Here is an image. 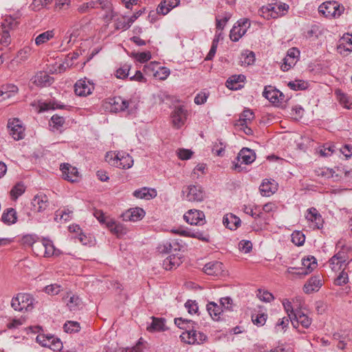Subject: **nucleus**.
Wrapping results in <instances>:
<instances>
[{
    "label": "nucleus",
    "instance_id": "1",
    "mask_svg": "<svg viewBox=\"0 0 352 352\" xmlns=\"http://www.w3.org/2000/svg\"><path fill=\"white\" fill-rule=\"evenodd\" d=\"M105 160L111 166L122 169H129L133 165L132 157L126 152H108L105 156Z\"/></svg>",
    "mask_w": 352,
    "mask_h": 352
},
{
    "label": "nucleus",
    "instance_id": "2",
    "mask_svg": "<svg viewBox=\"0 0 352 352\" xmlns=\"http://www.w3.org/2000/svg\"><path fill=\"white\" fill-rule=\"evenodd\" d=\"M35 299L29 294L19 293L13 297L11 306L15 311H29L34 308Z\"/></svg>",
    "mask_w": 352,
    "mask_h": 352
},
{
    "label": "nucleus",
    "instance_id": "3",
    "mask_svg": "<svg viewBox=\"0 0 352 352\" xmlns=\"http://www.w3.org/2000/svg\"><path fill=\"white\" fill-rule=\"evenodd\" d=\"M344 11V7L335 1H325L318 7L319 13L328 19H337Z\"/></svg>",
    "mask_w": 352,
    "mask_h": 352
},
{
    "label": "nucleus",
    "instance_id": "4",
    "mask_svg": "<svg viewBox=\"0 0 352 352\" xmlns=\"http://www.w3.org/2000/svg\"><path fill=\"white\" fill-rule=\"evenodd\" d=\"M17 26V21L11 16L3 19L0 26V43L3 46H8L10 42V32Z\"/></svg>",
    "mask_w": 352,
    "mask_h": 352
},
{
    "label": "nucleus",
    "instance_id": "5",
    "mask_svg": "<svg viewBox=\"0 0 352 352\" xmlns=\"http://www.w3.org/2000/svg\"><path fill=\"white\" fill-rule=\"evenodd\" d=\"M182 193L185 199L191 202H201L205 198V192L199 185H190L186 187Z\"/></svg>",
    "mask_w": 352,
    "mask_h": 352
},
{
    "label": "nucleus",
    "instance_id": "6",
    "mask_svg": "<svg viewBox=\"0 0 352 352\" xmlns=\"http://www.w3.org/2000/svg\"><path fill=\"white\" fill-rule=\"evenodd\" d=\"M250 26V21L248 19H239L232 27L230 32V38L234 41H238L246 32Z\"/></svg>",
    "mask_w": 352,
    "mask_h": 352
},
{
    "label": "nucleus",
    "instance_id": "7",
    "mask_svg": "<svg viewBox=\"0 0 352 352\" xmlns=\"http://www.w3.org/2000/svg\"><path fill=\"white\" fill-rule=\"evenodd\" d=\"M256 159V155L254 152L248 148H242L239 153L236 160L237 162L234 163L233 169L240 172L241 170V165L239 164V162H241V164H250L252 163Z\"/></svg>",
    "mask_w": 352,
    "mask_h": 352
},
{
    "label": "nucleus",
    "instance_id": "8",
    "mask_svg": "<svg viewBox=\"0 0 352 352\" xmlns=\"http://www.w3.org/2000/svg\"><path fill=\"white\" fill-rule=\"evenodd\" d=\"M10 135L15 140H22L24 136L25 128L22 125V122L17 118L10 120L8 123Z\"/></svg>",
    "mask_w": 352,
    "mask_h": 352
},
{
    "label": "nucleus",
    "instance_id": "9",
    "mask_svg": "<svg viewBox=\"0 0 352 352\" xmlns=\"http://www.w3.org/2000/svg\"><path fill=\"white\" fill-rule=\"evenodd\" d=\"M290 322L296 329L298 328L299 324L305 329H308L312 323V318L302 310L297 309L294 314V317L291 319Z\"/></svg>",
    "mask_w": 352,
    "mask_h": 352
},
{
    "label": "nucleus",
    "instance_id": "10",
    "mask_svg": "<svg viewBox=\"0 0 352 352\" xmlns=\"http://www.w3.org/2000/svg\"><path fill=\"white\" fill-rule=\"evenodd\" d=\"M305 219L313 229H320L322 227L323 219L316 208H311L307 210Z\"/></svg>",
    "mask_w": 352,
    "mask_h": 352
},
{
    "label": "nucleus",
    "instance_id": "11",
    "mask_svg": "<svg viewBox=\"0 0 352 352\" xmlns=\"http://www.w3.org/2000/svg\"><path fill=\"white\" fill-rule=\"evenodd\" d=\"M144 71L146 73L154 72L153 75L160 80H165L170 74V70L168 68L159 66L158 63L156 62H151L149 64L144 65Z\"/></svg>",
    "mask_w": 352,
    "mask_h": 352
},
{
    "label": "nucleus",
    "instance_id": "12",
    "mask_svg": "<svg viewBox=\"0 0 352 352\" xmlns=\"http://www.w3.org/2000/svg\"><path fill=\"white\" fill-rule=\"evenodd\" d=\"M94 89V85L87 78L78 80L74 85V91L79 96L90 95Z\"/></svg>",
    "mask_w": 352,
    "mask_h": 352
},
{
    "label": "nucleus",
    "instance_id": "13",
    "mask_svg": "<svg viewBox=\"0 0 352 352\" xmlns=\"http://www.w3.org/2000/svg\"><path fill=\"white\" fill-rule=\"evenodd\" d=\"M184 220L190 225H203L205 223V214L202 211L191 209L184 215Z\"/></svg>",
    "mask_w": 352,
    "mask_h": 352
},
{
    "label": "nucleus",
    "instance_id": "14",
    "mask_svg": "<svg viewBox=\"0 0 352 352\" xmlns=\"http://www.w3.org/2000/svg\"><path fill=\"white\" fill-rule=\"evenodd\" d=\"M299 56L300 51L297 48H290L287 51V55L283 59V63L281 65V69L283 72H286L290 69L293 66L296 65Z\"/></svg>",
    "mask_w": 352,
    "mask_h": 352
},
{
    "label": "nucleus",
    "instance_id": "15",
    "mask_svg": "<svg viewBox=\"0 0 352 352\" xmlns=\"http://www.w3.org/2000/svg\"><path fill=\"white\" fill-rule=\"evenodd\" d=\"M32 205L34 212H43L49 206L48 198L43 193L37 194L32 199Z\"/></svg>",
    "mask_w": 352,
    "mask_h": 352
},
{
    "label": "nucleus",
    "instance_id": "16",
    "mask_svg": "<svg viewBox=\"0 0 352 352\" xmlns=\"http://www.w3.org/2000/svg\"><path fill=\"white\" fill-rule=\"evenodd\" d=\"M187 111L182 107H177L172 112L171 118L173 126L181 128L186 122Z\"/></svg>",
    "mask_w": 352,
    "mask_h": 352
},
{
    "label": "nucleus",
    "instance_id": "17",
    "mask_svg": "<svg viewBox=\"0 0 352 352\" xmlns=\"http://www.w3.org/2000/svg\"><path fill=\"white\" fill-rule=\"evenodd\" d=\"M346 253L339 251L329 260V267L333 271L338 272L346 263Z\"/></svg>",
    "mask_w": 352,
    "mask_h": 352
},
{
    "label": "nucleus",
    "instance_id": "18",
    "mask_svg": "<svg viewBox=\"0 0 352 352\" xmlns=\"http://www.w3.org/2000/svg\"><path fill=\"white\" fill-rule=\"evenodd\" d=\"M60 168L65 179L71 182H76L78 181L79 173L76 167L72 166L69 164L65 163L60 165Z\"/></svg>",
    "mask_w": 352,
    "mask_h": 352
},
{
    "label": "nucleus",
    "instance_id": "19",
    "mask_svg": "<svg viewBox=\"0 0 352 352\" xmlns=\"http://www.w3.org/2000/svg\"><path fill=\"white\" fill-rule=\"evenodd\" d=\"M203 270L209 276H219L223 274V264L217 261L209 262L204 265Z\"/></svg>",
    "mask_w": 352,
    "mask_h": 352
},
{
    "label": "nucleus",
    "instance_id": "20",
    "mask_svg": "<svg viewBox=\"0 0 352 352\" xmlns=\"http://www.w3.org/2000/svg\"><path fill=\"white\" fill-rule=\"evenodd\" d=\"M258 14L267 20L277 19L281 15V14H279L276 10L275 3H270L267 6H262L258 10Z\"/></svg>",
    "mask_w": 352,
    "mask_h": 352
},
{
    "label": "nucleus",
    "instance_id": "21",
    "mask_svg": "<svg viewBox=\"0 0 352 352\" xmlns=\"http://www.w3.org/2000/svg\"><path fill=\"white\" fill-rule=\"evenodd\" d=\"M63 300L65 302L67 308L70 311H76L79 309L82 302L78 296L72 294L71 292H67L63 297Z\"/></svg>",
    "mask_w": 352,
    "mask_h": 352
},
{
    "label": "nucleus",
    "instance_id": "22",
    "mask_svg": "<svg viewBox=\"0 0 352 352\" xmlns=\"http://www.w3.org/2000/svg\"><path fill=\"white\" fill-rule=\"evenodd\" d=\"M322 283L320 276L311 277L303 287V291L305 294H309L318 292L322 287Z\"/></svg>",
    "mask_w": 352,
    "mask_h": 352
},
{
    "label": "nucleus",
    "instance_id": "23",
    "mask_svg": "<svg viewBox=\"0 0 352 352\" xmlns=\"http://www.w3.org/2000/svg\"><path fill=\"white\" fill-rule=\"evenodd\" d=\"M145 212L140 208H131L122 214V217L126 221H137L144 217Z\"/></svg>",
    "mask_w": 352,
    "mask_h": 352
},
{
    "label": "nucleus",
    "instance_id": "24",
    "mask_svg": "<svg viewBox=\"0 0 352 352\" xmlns=\"http://www.w3.org/2000/svg\"><path fill=\"white\" fill-rule=\"evenodd\" d=\"M107 228L112 234H116L118 237L126 234L127 232L126 227L123 224L116 221L113 219L107 220Z\"/></svg>",
    "mask_w": 352,
    "mask_h": 352
},
{
    "label": "nucleus",
    "instance_id": "25",
    "mask_svg": "<svg viewBox=\"0 0 352 352\" xmlns=\"http://www.w3.org/2000/svg\"><path fill=\"white\" fill-rule=\"evenodd\" d=\"M152 322L147 327L146 329L151 333L162 332L168 329L166 325V319L164 318L151 317Z\"/></svg>",
    "mask_w": 352,
    "mask_h": 352
},
{
    "label": "nucleus",
    "instance_id": "26",
    "mask_svg": "<svg viewBox=\"0 0 352 352\" xmlns=\"http://www.w3.org/2000/svg\"><path fill=\"white\" fill-rule=\"evenodd\" d=\"M302 267L297 272L298 274L307 275L311 273L317 266L316 259L313 256H309L302 260Z\"/></svg>",
    "mask_w": 352,
    "mask_h": 352
},
{
    "label": "nucleus",
    "instance_id": "27",
    "mask_svg": "<svg viewBox=\"0 0 352 352\" xmlns=\"http://www.w3.org/2000/svg\"><path fill=\"white\" fill-rule=\"evenodd\" d=\"M182 263V257L178 254H173L168 256L163 261V267L166 270L176 269Z\"/></svg>",
    "mask_w": 352,
    "mask_h": 352
},
{
    "label": "nucleus",
    "instance_id": "28",
    "mask_svg": "<svg viewBox=\"0 0 352 352\" xmlns=\"http://www.w3.org/2000/svg\"><path fill=\"white\" fill-rule=\"evenodd\" d=\"M259 190L263 196L270 197L277 190V183L274 180L264 179Z\"/></svg>",
    "mask_w": 352,
    "mask_h": 352
},
{
    "label": "nucleus",
    "instance_id": "29",
    "mask_svg": "<svg viewBox=\"0 0 352 352\" xmlns=\"http://www.w3.org/2000/svg\"><path fill=\"white\" fill-rule=\"evenodd\" d=\"M17 86L13 84L3 85L0 87V102L14 96L18 93Z\"/></svg>",
    "mask_w": 352,
    "mask_h": 352
},
{
    "label": "nucleus",
    "instance_id": "30",
    "mask_svg": "<svg viewBox=\"0 0 352 352\" xmlns=\"http://www.w3.org/2000/svg\"><path fill=\"white\" fill-rule=\"evenodd\" d=\"M179 3V0H163L157 8V13L166 15Z\"/></svg>",
    "mask_w": 352,
    "mask_h": 352
},
{
    "label": "nucleus",
    "instance_id": "31",
    "mask_svg": "<svg viewBox=\"0 0 352 352\" xmlns=\"http://www.w3.org/2000/svg\"><path fill=\"white\" fill-rule=\"evenodd\" d=\"M241 223V219L232 213L226 214L223 218V224L227 228L232 230L238 228L240 226Z\"/></svg>",
    "mask_w": 352,
    "mask_h": 352
},
{
    "label": "nucleus",
    "instance_id": "32",
    "mask_svg": "<svg viewBox=\"0 0 352 352\" xmlns=\"http://www.w3.org/2000/svg\"><path fill=\"white\" fill-rule=\"evenodd\" d=\"M133 195L136 198L149 200L157 196V191L154 188L144 187L135 190Z\"/></svg>",
    "mask_w": 352,
    "mask_h": 352
},
{
    "label": "nucleus",
    "instance_id": "33",
    "mask_svg": "<svg viewBox=\"0 0 352 352\" xmlns=\"http://www.w3.org/2000/svg\"><path fill=\"white\" fill-rule=\"evenodd\" d=\"M54 82V78L45 72L38 73L34 78V83L36 86L47 87L50 86Z\"/></svg>",
    "mask_w": 352,
    "mask_h": 352
},
{
    "label": "nucleus",
    "instance_id": "34",
    "mask_svg": "<svg viewBox=\"0 0 352 352\" xmlns=\"http://www.w3.org/2000/svg\"><path fill=\"white\" fill-rule=\"evenodd\" d=\"M245 80V76L243 74L233 75L230 76L226 81V86L232 90H237L243 87L242 83Z\"/></svg>",
    "mask_w": 352,
    "mask_h": 352
},
{
    "label": "nucleus",
    "instance_id": "35",
    "mask_svg": "<svg viewBox=\"0 0 352 352\" xmlns=\"http://www.w3.org/2000/svg\"><path fill=\"white\" fill-rule=\"evenodd\" d=\"M182 246L175 241L169 242L166 241L160 244L157 247V250L162 254L171 253L173 250L174 251H179Z\"/></svg>",
    "mask_w": 352,
    "mask_h": 352
},
{
    "label": "nucleus",
    "instance_id": "36",
    "mask_svg": "<svg viewBox=\"0 0 352 352\" xmlns=\"http://www.w3.org/2000/svg\"><path fill=\"white\" fill-rule=\"evenodd\" d=\"M109 103L112 106V110L116 112L123 111L129 107V102L120 96L111 98Z\"/></svg>",
    "mask_w": 352,
    "mask_h": 352
},
{
    "label": "nucleus",
    "instance_id": "37",
    "mask_svg": "<svg viewBox=\"0 0 352 352\" xmlns=\"http://www.w3.org/2000/svg\"><path fill=\"white\" fill-rule=\"evenodd\" d=\"M206 309L214 320L218 321L221 318L223 309L220 305L214 302H210L206 305Z\"/></svg>",
    "mask_w": 352,
    "mask_h": 352
},
{
    "label": "nucleus",
    "instance_id": "38",
    "mask_svg": "<svg viewBox=\"0 0 352 352\" xmlns=\"http://www.w3.org/2000/svg\"><path fill=\"white\" fill-rule=\"evenodd\" d=\"M16 219V212L13 208L6 209L1 215V221L8 225L14 223Z\"/></svg>",
    "mask_w": 352,
    "mask_h": 352
},
{
    "label": "nucleus",
    "instance_id": "39",
    "mask_svg": "<svg viewBox=\"0 0 352 352\" xmlns=\"http://www.w3.org/2000/svg\"><path fill=\"white\" fill-rule=\"evenodd\" d=\"M195 328H190L187 331H185L180 336L181 340L189 344H194L196 343V330Z\"/></svg>",
    "mask_w": 352,
    "mask_h": 352
},
{
    "label": "nucleus",
    "instance_id": "40",
    "mask_svg": "<svg viewBox=\"0 0 352 352\" xmlns=\"http://www.w3.org/2000/svg\"><path fill=\"white\" fill-rule=\"evenodd\" d=\"M254 118V112L249 109H245L241 113L237 124L243 126L244 125H247L249 122L252 121Z\"/></svg>",
    "mask_w": 352,
    "mask_h": 352
},
{
    "label": "nucleus",
    "instance_id": "41",
    "mask_svg": "<svg viewBox=\"0 0 352 352\" xmlns=\"http://www.w3.org/2000/svg\"><path fill=\"white\" fill-rule=\"evenodd\" d=\"M278 90L271 87H265L263 92V96L272 103H278Z\"/></svg>",
    "mask_w": 352,
    "mask_h": 352
},
{
    "label": "nucleus",
    "instance_id": "42",
    "mask_svg": "<svg viewBox=\"0 0 352 352\" xmlns=\"http://www.w3.org/2000/svg\"><path fill=\"white\" fill-rule=\"evenodd\" d=\"M45 257L48 258L53 256H58L60 254V251L55 248L52 241L45 239Z\"/></svg>",
    "mask_w": 352,
    "mask_h": 352
},
{
    "label": "nucleus",
    "instance_id": "43",
    "mask_svg": "<svg viewBox=\"0 0 352 352\" xmlns=\"http://www.w3.org/2000/svg\"><path fill=\"white\" fill-rule=\"evenodd\" d=\"M175 324L179 329H184L187 331L188 329L192 327L196 328L197 325L194 321L191 320L184 319L182 318H177L174 320Z\"/></svg>",
    "mask_w": 352,
    "mask_h": 352
},
{
    "label": "nucleus",
    "instance_id": "44",
    "mask_svg": "<svg viewBox=\"0 0 352 352\" xmlns=\"http://www.w3.org/2000/svg\"><path fill=\"white\" fill-rule=\"evenodd\" d=\"M115 20V28L116 30H124L129 29L131 24L129 23V18L124 16H117Z\"/></svg>",
    "mask_w": 352,
    "mask_h": 352
},
{
    "label": "nucleus",
    "instance_id": "45",
    "mask_svg": "<svg viewBox=\"0 0 352 352\" xmlns=\"http://www.w3.org/2000/svg\"><path fill=\"white\" fill-rule=\"evenodd\" d=\"M86 8H101L104 10L109 7V0H96L90 1L85 3Z\"/></svg>",
    "mask_w": 352,
    "mask_h": 352
},
{
    "label": "nucleus",
    "instance_id": "46",
    "mask_svg": "<svg viewBox=\"0 0 352 352\" xmlns=\"http://www.w3.org/2000/svg\"><path fill=\"white\" fill-rule=\"evenodd\" d=\"M54 34L53 31L48 30V31L44 32L38 34L36 37L35 43L38 46L41 45L43 43H45L50 39H52L54 37Z\"/></svg>",
    "mask_w": 352,
    "mask_h": 352
},
{
    "label": "nucleus",
    "instance_id": "47",
    "mask_svg": "<svg viewBox=\"0 0 352 352\" xmlns=\"http://www.w3.org/2000/svg\"><path fill=\"white\" fill-rule=\"evenodd\" d=\"M336 94L337 95L338 101L344 108L348 109H352V102L346 94L340 90L336 91Z\"/></svg>",
    "mask_w": 352,
    "mask_h": 352
},
{
    "label": "nucleus",
    "instance_id": "48",
    "mask_svg": "<svg viewBox=\"0 0 352 352\" xmlns=\"http://www.w3.org/2000/svg\"><path fill=\"white\" fill-rule=\"evenodd\" d=\"M255 60V54L253 52L245 51L241 54V62L242 65H250L254 63Z\"/></svg>",
    "mask_w": 352,
    "mask_h": 352
},
{
    "label": "nucleus",
    "instance_id": "49",
    "mask_svg": "<svg viewBox=\"0 0 352 352\" xmlns=\"http://www.w3.org/2000/svg\"><path fill=\"white\" fill-rule=\"evenodd\" d=\"M267 318V315L265 313L253 314L252 315V322L258 326L262 327L265 324Z\"/></svg>",
    "mask_w": 352,
    "mask_h": 352
},
{
    "label": "nucleus",
    "instance_id": "50",
    "mask_svg": "<svg viewBox=\"0 0 352 352\" xmlns=\"http://www.w3.org/2000/svg\"><path fill=\"white\" fill-rule=\"evenodd\" d=\"M25 190L24 184L21 182L17 183L10 190V196L13 199H16Z\"/></svg>",
    "mask_w": 352,
    "mask_h": 352
},
{
    "label": "nucleus",
    "instance_id": "51",
    "mask_svg": "<svg viewBox=\"0 0 352 352\" xmlns=\"http://www.w3.org/2000/svg\"><path fill=\"white\" fill-rule=\"evenodd\" d=\"M256 296L261 300L265 302H270L274 298L272 293L263 289L257 290Z\"/></svg>",
    "mask_w": 352,
    "mask_h": 352
},
{
    "label": "nucleus",
    "instance_id": "52",
    "mask_svg": "<svg viewBox=\"0 0 352 352\" xmlns=\"http://www.w3.org/2000/svg\"><path fill=\"white\" fill-rule=\"evenodd\" d=\"M292 241L296 245L300 246L302 245L305 241V234L300 231H294L292 234Z\"/></svg>",
    "mask_w": 352,
    "mask_h": 352
},
{
    "label": "nucleus",
    "instance_id": "53",
    "mask_svg": "<svg viewBox=\"0 0 352 352\" xmlns=\"http://www.w3.org/2000/svg\"><path fill=\"white\" fill-rule=\"evenodd\" d=\"M64 331L67 333H72L80 331V324L74 321H67L63 326Z\"/></svg>",
    "mask_w": 352,
    "mask_h": 352
},
{
    "label": "nucleus",
    "instance_id": "54",
    "mask_svg": "<svg viewBox=\"0 0 352 352\" xmlns=\"http://www.w3.org/2000/svg\"><path fill=\"white\" fill-rule=\"evenodd\" d=\"M232 16V14L230 12H226L222 19H219L218 17H216V27L219 30H223L226 26L227 22L230 20Z\"/></svg>",
    "mask_w": 352,
    "mask_h": 352
},
{
    "label": "nucleus",
    "instance_id": "55",
    "mask_svg": "<svg viewBox=\"0 0 352 352\" xmlns=\"http://www.w3.org/2000/svg\"><path fill=\"white\" fill-rule=\"evenodd\" d=\"M32 251L37 256L45 257V239L42 241H36L32 247Z\"/></svg>",
    "mask_w": 352,
    "mask_h": 352
},
{
    "label": "nucleus",
    "instance_id": "56",
    "mask_svg": "<svg viewBox=\"0 0 352 352\" xmlns=\"http://www.w3.org/2000/svg\"><path fill=\"white\" fill-rule=\"evenodd\" d=\"M226 145L221 141L218 140L214 143L212 152L217 156H223L225 151Z\"/></svg>",
    "mask_w": 352,
    "mask_h": 352
},
{
    "label": "nucleus",
    "instance_id": "57",
    "mask_svg": "<svg viewBox=\"0 0 352 352\" xmlns=\"http://www.w3.org/2000/svg\"><path fill=\"white\" fill-rule=\"evenodd\" d=\"M50 339H52V335L51 334H38L36 338V342L45 347H48L50 346Z\"/></svg>",
    "mask_w": 352,
    "mask_h": 352
},
{
    "label": "nucleus",
    "instance_id": "58",
    "mask_svg": "<svg viewBox=\"0 0 352 352\" xmlns=\"http://www.w3.org/2000/svg\"><path fill=\"white\" fill-rule=\"evenodd\" d=\"M63 107L64 105L60 104L58 102L50 101L43 103L41 106V109L42 111H48L50 109H63Z\"/></svg>",
    "mask_w": 352,
    "mask_h": 352
},
{
    "label": "nucleus",
    "instance_id": "59",
    "mask_svg": "<svg viewBox=\"0 0 352 352\" xmlns=\"http://www.w3.org/2000/svg\"><path fill=\"white\" fill-rule=\"evenodd\" d=\"M51 122L52 127L56 130H58L63 127L65 123V118L58 115H54L51 118Z\"/></svg>",
    "mask_w": 352,
    "mask_h": 352
},
{
    "label": "nucleus",
    "instance_id": "60",
    "mask_svg": "<svg viewBox=\"0 0 352 352\" xmlns=\"http://www.w3.org/2000/svg\"><path fill=\"white\" fill-rule=\"evenodd\" d=\"M221 307L223 310H232L233 301L230 297H223L220 299Z\"/></svg>",
    "mask_w": 352,
    "mask_h": 352
},
{
    "label": "nucleus",
    "instance_id": "61",
    "mask_svg": "<svg viewBox=\"0 0 352 352\" xmlns=\"http://www.w3.org/2000/svg\"><path fill=\"white\" fill-rule=\"evenodd\" d=\"M44 290L49 295H57L61 291V286L58 284H52L47 285Z\"/></svg>",
    "mask_w": 352,
    "mask_h": 352
},
{
    "label": "nucleus",
    "instance_id": "62",
    "mask_svg": "<svg viewBox=\"0 0 352 352\" xmlns=\"http://www.w3.org/2000/svg\"><path fill=\"white\" fill-rule=\"evenodd\" d=\"M349 280L348 274L342 270L339 276L335 279L334 283L336 285L342 286L345 285Z\"/></svg>",
    "mask_w": 352,
    "mask_h": 352
},
{
    "label": "nucleus",
    "instance_id": "63",
    "mask_svg": "<svg viewBox=\"0 0 352 352\" xmlns=\"http://www.w3.org/2000/svg\"><path fill=\"white\" fill-rule=\"evenodd\" d=\"M185 307L190 314H196L198 311L199 307L195 300H188L185 303Z\"/></svg>",
    "mask_w": 352,
    "mask_h": 352
},
{
    "label": "nucleus",
    "instance_id": "64",
    "mask_svg": "<svg viewBox=\"0 0 352 352\" xmlns=\"http://www.w3.org/2000/svg\"><path fill=\"white\" fill-rule=\"evenodd\" d=\"M129 70L130 66L128 65H124L116 70V76L118 78H125L128 76Z\"/></svg>",
    "mask_w": 352,
    "mask_h": 352
}]
</instances>
